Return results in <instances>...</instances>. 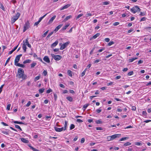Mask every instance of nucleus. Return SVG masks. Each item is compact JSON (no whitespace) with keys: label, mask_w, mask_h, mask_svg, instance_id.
I'll use <instances>...</instances> for the list:
<instances>
[{"label":"nucleus","mask_w":151,"mask_h":151,"mask_svg":"<svg viewBox=\"0 0 151 151\" xmlns=\"http://www.w3.org/2000/svg\"><path fill=\"white\" fill-rule=\"evenodd\" d=\"M53 31L51 32L50 33L47 37V38H49L53 34Z\"/></svg>","instance_id":"nucleus-43"},{"label":"nucleus","mask_w":151,"mask_h":151,"mask_svg":"<svg viewBox=\"0 0 151 151\" xmlns=\"http://www.w3.org/2000/svg\"><path fill=\"white\" fill-rule=\"evenodd\" d=\"M119 22H115L113 24V25L114 26H117V25H119Z\"/></svg>","instance_id":"nucleus-60"},{"label":"nucleus","mask_w":151,"mask_h":151,"mask_svg":"<svg viewBox=\"0 0 151 151\" xmlns=\"http://www.w3.org/2000/svg\"><path fill=\"white\" fill-rule=\"evenodd\" d=\"M92 14L91 13H88L86 15V17H88L89 16H92Z\"/></svg>","instance_id":"nucleus-63"},{"label":"nucleus","mask_w":151,"mask_h":151,"mask_svg":"<svg viewBox=\"0 0 151 151\" xmlns=\"http://www.w3.org/2000/svg\"><path fill=\"white\" fill-rule=\"evenodd\" d=\"M130 10L131 12L134 14L137 12H140L141 9L138 6H136L131 8Z\"/></svg>","instance_id":"nucleus-2"},{"label":"nucleus","mask_w":151,"mask_h":151,"mask_svg":"<svg viewBox=\"0 0 151 151\" xmlns=\"http://www.w3.org/2000/svg\"><path fill=\"white\" fill-rule=\"evenodd\" d=\"M31 60H27L25 61H24L23 63L24 64H26L27 63H29L30 62Z\"/></svg>","instance_id":"nucleus-27"},{"label":"nucleus","mask_w":151,"mask_h":151,"mask_svg":"<svg viewBox=\"0 0 151 151\" xmlns=\"http://www.w3.org/2000/svg\"><path fill=\"white\" fill-rule=\"evenodd\" d=\"M131 144V143L129 142H127L126 143H125L124 144V145L125 146H129Z\"/></svg>","instance_id":"nucleus-29"},{"label":"nucleus","mask_w":151,"mask_h":151,"mask_svg":"<svg viewBox=\"0 0 151 151\" xmlns=\"http://www.w3.org/2000/svg\"><path fill=\"white\" fill-rule=\"evenodd\" d=\"M48 31H49V30H48L46 32H45V33H44V34L42 35V37H45L46 36V35H47V33H48Z\"/></svg>","instance_id":"nucleus-45"},{"label":"nucleus","mask_w":151,"mask_h":151,"mask_svg":"<svg viewBox=\"0 0 151 151\" xmlns=\"http://www.w3.org/2000/svg\"><path fill=\"white\" fill-rule=\"evenodd\" d=\"M66 99L68 100L70 102H71L73 101V99L72 97L70 96H68L66 98Z\"/></svg>","instance_id":"nucleus-21"},{"label":"nucleus","mask_w":151,"mask_h":151,"mask_svg":"<svg viewBox=\"0 0 151 151\" xmlns=\"http://www.w3.org/2000/svg\"><path fill=\"white\" fill-rule=\"evenodd\" d=\"M89 105V104H85L83 106V110H85L86 109V108H87V107Z\"/></svg>","instance_id":"nucleus-24"},{"label":"nucleus","mask_w":151,"mask_h":151,"mask_svg":"<svg viewBox=\"0 0 151 151\" xmlns=\"http://www.w3.org/2000/svg\"><path fill=\"white\" fill-rule=\"evenodd\" d=\"M128 139V137H126L122 138L119 140V141H122L125 140L127 139Z\"/></svg>","instance_id":"nucleus-26"},{"label":"nucleus","mask_w":151,"mask_h":151,"mask_svg":"<svg viewBox=\"0 0 151 151\" xmlns=\"http://www.w3.org/2000/svg\"><path fill=\"white\" fill-rule=\"evenodd\" d=\"M17 76L18 78H22L23 80L26 79L27 78V76L24 74V70L21 68L18 69Z\"/></svg>","instance_id":"nucleus-1"},{"label":"nucleus","mask_w":151,"mask_h":151,"mask_svg":"<svg viewBox=\"0 0 151 151\" xmlns=\"http://www.w3.org/2000/svg\"><path fill=\"white\" fill-rule=\"evenodd\" d=\"M105 41L106 42H109V41L110 39L109 38H106L105 39Z\"/></svg>","instance_id":"nucleus-64"},{"label":"nucleus","mask_w":151,"mask_h":151,"mask_svg":"<svg viewBox=\"0 0 151 151\" xmlns=\"http://www.w3.org/2000/svg\"><path fill=\"white\" fill-rule=\"evenodd\" d=\"M109 4V1H105L104 2H102V3L101 4L104 5H107Z\"/></svg>","instance_id":"nucleus-32"},{"label":"nucleus","mask_w":151,"mask_h":151,"mask_svg":"<svg viewBox=\"0 0 151 151\" xmlns=\"http://www.w3.org/2000/svg\"><path fill=\"white\" fill-rule=\"evenodd\" d=\"M15 127L16 128L19 129L20 131L22 130V129L19 126V125H17V124H15Z\"/></svg>","instance_id":"nucleus-33"},{"label":"nucleus","mask_w":151,"mask_h":151,"mask_svg":"<svg viewBox=\"0 0 151 151\" xmlns=\"http://www.w3.org/2000/svg\"><path fill=\"white\" fill-rule=\"evenodd\" d=\"M10 58H11V57H10L8 58V59H7V60H6V61L5 63V66L8 63V62H9V61L10 60Z\"/></svg>","instance_id":"nucleus-46"},{"label":"nucleus","mask_w":151,"mask_h":151,"mask_svg":"<svg viewBox=\"0 0 151 151\" xmlns=\"http://www.w3.org/2000/svg\"><path fill=\"white\" fill-rule=\"evenodd\" d=\"M36 65L37 63H33L31 64V68H33Z\"/></svg>","instance_id":"nucleus-36"},{"label":"nucleus","mask_w":151,"mask_h":151,"mask_svg":"<svg viewBox=\"0 0 151 151\" xmlns=\"http://www.w3.org/2000/svg\"><path fill=\"white\" fill-rule=\"evenodd\" d=\"M29 23L28 21H27L25 22L24 26V29L23 31L24 32H25L27 29H28L30 27Z\"/></svg>","instance_id":"nucleus-5"},{"label":"nucleus","mask_w":151,"mask_h":151,"mask_svg":"<svg viewBox=\"0 0 151 151\" xmlns=\"http://www.w3.org/2000/svg\"><path fill=\"white\" fill-rule=\"evenodd\" d=\"M72 17V16L71 15H69L66 17L64 19V20L65 21H66L71 18Z\"/></svg>","instance_id":"nucleus-22"},{"label":"nucleus","mask_w":151,"mask_h":151,"mask_svg":"<svg viewBox=\"0 0 151 151\" xmlns=\"http://www.w3.org/2000/svg\"><path fill=\"white\" fill-rule=\"evenodd\" d=\"M147 112L146 111H142V114L144 116H146L147 115Z\"/></svg>","instance_id":"nucleus-49"},{"label":"nucleus","mask_w":151,"mask_h":151,"mask_svg":"<svg viewBox=\"0 0 151 151\" xmlns=\"http://www.w3.org/2000/svg\"><path fill=\"white\" fill-rule=\"evenodd\" d=\"M87 70V68H86L85 70L83 71V72L81 73V76H84L86 72V70Z\"/></svg>","instance_id":"nucleus-28"},{"label":"nucleus","mask_w":151,"mask_h":151,"mask_svg":"<svg viewBox=\"0 0 151 151\" xmlns=\"http://www.w3.org/2000/svg\"><path fill=\"white\" fill-rule=\"evenodd\" d=\"M16 65V66H19V67H21L23 68H24L25 67V66H24V65L23 64H21L18 63H17L16 65Z\"/></svg>","instance_id":"nucleus-20"},{"label":"nucleus","mask_w":151,"mask_h":151,"mask_svg":"<svg viewBox=\"0 0 151 151\" xmlns=\"http://www.w3.org/2000/svg\"><path fill=\"white\" fill-rule=\"evenodd\" d=\"M101 111V110L100 109V108L98 109H97L96 110V111L97 113H100Z\"/></svg>","instance_id":"nucleus-58"},{"label":"nucleus","mask_w":151,"mask_h":151,"mask_svg":"<svg viewBox=\"0 0 151 151\" xmlns=\"http://www.w3.org/2000/svg\"><path fill=\"white\" fill-rule=\"evenodd\" d=\"M145 13L143 12H140V14H139V15H140V16H143L145 15Z\"/></svg>","instance_id":"nucleus-62"},{"label":"nucleus","mask_w":151,"mask_h":151,"mask_svg":"<svg viewBox=\"0 0 151 151\" xmlns=\"http://www.w3.org/2000/svg\"><path fill=\"white\" fill-rule=\"evenodd\" d=\"M20 15V14L18 12L16 15L14 16L12 19L11 21L12 24L14 23L19 17Z\"/></svg>","instance_id":"nucleus-3"},{"label":"nucleus","mask_w":151,"mask_h":151,"mask_svg":"<svg viewBox=\"0 0 151 151\" xmlns=\"http://www.w3.org/2000/svg\"><path fill=\"white\" fill-rule=\"evenodd\" d=\"M71 6V4H68L63 6L61 9L60 10H62L64 9H67L68 8V7L70 6Z\"/></svg>","instance_id":"nucleus-13"},{"label":"nucleus","mask_w":151,"mask_h":151,"mask_svg":"<svg viewBox=\"0 0 151 151\" xmlns=\"http://www.w3.org/2000/svg\"><path fill=\"white\" fill-rule=\"evenodd\" d=\"M75 128V125L73 124H72L70 125V129L72 130Z\"/></svg>","instance_id":"nucleus-39"},{"label":"nucleus","mask_w":151,"mask_h":151,"mask_svg":"<svg viewBox=\"0 0 151 151\" xmlns=\"http://www.w3.org/2000/svg\"><path fill=\"white\" fill-rule=\"evenodd\" d=\"M69 24H68L66 25L65 26L63 27L62 28V29L63 30H65L69 26Z\"/></svg>","instance_id":"nucleus-47"},{"label":"nucleus","mask_w":151,"mask_h":151,"mask_svg":"<svg viewBox=\"0 0 151 151\" xmlns=\"http://www.w3.org/2000/svg\"><path fill=\"white\" fill-rule=\"evenodd\" d=\"M135 144L136 145L139 146V145H142V144L141 142H136L135 143Z\"/></svg>","instance_id":"nucleus-42"},{"label":"nucleus","mask_w":151,"mask_h":151,"mask_svg":"<svg viewBox=\"0 0 151 151\" xmlns=\"http://www.w3.org/2000/svg\"><path fill=\"white\" fill-rule=\"evenodd\" d=\"M14 123L15 124H23L24 123L21 122H19L17 121H14Z\"/></svg>","instance_id":"nucleus-35"},{"label":"nucleus","mask_w":151,"mask_h":151,"mask_svg":"<svg viewBox=\"0 0 151 151\" xmlns=\"http://www.w3.org/2000/svg\"><path fill=\"white\" fill-rule=\"evenodd\" d=\"M52 90L50 89L49 88V89L47 91V93H50L52 91Z\"/></svg>","instance_id":"nucleus-55"},{"label":"nucleus","mask_w":151,"mask_h":151,"mask_svg":"<svg viewBox=\"0 0 151 151\" xmlns=\"http://www.w3.org/2000/svg\"><path fill=\"white\" fill-rule=\"evenodd\" d=\"M133 73V71H131L128 73L127 75L129 76H130L132 75Z\"/></svg>","instance_id":"nucleus-44"},{"label":"nucleus","mask_w":151,"mask_h":151,"mask_svg":"<svg viewBox=\"0 0 151 151\" xmlns=\"http://www.w3.org/2000/svg\"><path fill=\"white\" fill-rule=\"evenodd\" d=\"M114 43V42L113 41H111L108 44V46H110Z\"/></svg>","instance_id":"nucleus-41"},{"label":"nucleus","mask_w":151,"mask_h":151,"mask_svg":"<svg viewBox=\"0 0 151 151\" xmlns=\"http://www.w3.org/2000/svg\"><path fill=\"white\" fill-rule=\"evenodd\" d=\"M68 122L67 121H65V126L64 127V130H65L66 129V127L67 126Z\"/></svg>","instance_id":"nucleus-31"},{"label":"nucleus","mask_w":151,"mask_h":151,"mask_svg":"<svg viewBox=\"0 0 151 151\" xmlns=\"http://www.w3.org/2000/svg\"><path fill=\"white\" fill-rule=\"evenodd\" d=\"M11 105L10 104H8V105H7L6 109L7 110H10Z\"/></svg>","instance_id":"nucleus-40"},{"label":"nucleus","mask_w":151,"mask_h":151,"mask_svg":"<svg viewBox=\"0 0 151 151\" xmlns=\"http://www.w3.org/2000/svg\"><path fill=\"white\" fill-rule=\"evenodd\" d=\"M1 133L6 134V135H9L8 133L7 132L2 131L1 132Z\"/></svg>","instance_id":"nucleus-52"},{"label":"nucleus","mask_w":151,"mask_h":151,"mask_svg":"<svg viewBox=\"0 0 151 151\" xmlns=\"http://www.w3.org/2000/svg\"><path fill=\"white\" fill-rule=\"evenodd\" d=\"M44 91L45 89L43 88L40 89L39 90V92L40 93H42Z\"/></svg>","instance_id":"nucleus-34"},{"label":"nucleus","mask_w":151,"mask_h":151,"mask_svg":"<svg viewBox=\"0 0 151 151\" xmlns=\"http://www.w3.org/2000/svg\"><path fill=\"white\" fill-rule=\"evenodd\" d=\"M58 40H56L54 43H53L51 45V47H55L58 44Z\"/></svg>","instance_id":"nucleus-18"},{"label":"nucleus","mask_w":151,"mask_h":151,"mask_svg":"<svg viewBox=\"0 0 151 151\" xmlns=\"http://www.w3.org/2000/svg\"><path fill=\"white\" fill-rule=\"evenodd\" d=\"M17 48H14L13 50L11 51H10L9 52L8 54L10 55L12 54L15 50H16Z\"/></svg>","instance_id":"nucleus-30"},{"label":"nucleus","mask_w":151,"mask_h":151,"mask_svg":"<svg viewBox=\"0 0 151 151\" xmlns=\"http://www.w3.org/2000/svg\"><path fill=\"white\" fill-rule=\"evenodd\" d=\"M83 15V14H81L78 15L76 17V19H78L81 17Z\"/></svg>","instance_id":"nucleus-51"},{"label":"nucleus","mask_w":151,"mask_h":151,"mask_svg":"<svg viewBox=\"0 0 151 151\" xmlns=\"http://www.w3.org/2000/svg\"><path fill=\"white\" fill-rule=\"evenodd\" d=\"M28 146L29 147H30V148L32 149L33 151H39V150L36 149L35 148H34L32 146L30 145V144H29L28 145Z\"/></svg>","instance_id":"nucleus-17"},{"label":"nucleus","mask_w":151,"mask_h":151,"mask_svg":"<svg viewBox=\"0 0 151 151\" xmlns=\"http://www.w3.org/2000/svg\"><path fill=\"white\" fill-rule=\"evenodd\" d=\"M21 141L23 142L27 143L29 142V141L26 139L24 138H22L21 139Z\"/></svg>","instance_id":"nucleus-16"},{"label":"nucleus","mask_w":151,"mask_h":151,"mask_svg":"<svg viewBox=\"0 0 151 151\" xmlns=\"http://www.w3.org/2000/svg\"><path fill=\"white\" fill-rule=\"evenodd\" d=\"M31 104V102L30 101H28V103L26 105V106L27 107H28Z\"/></svg>","instance_id":"nucleus-53"},{"label":"nucleus","mask_w":151,"mask_h":151,"mask_svg":"<svg viewBox=\"0 0 151 151\" xmlns=\"http://www.w3.org/2000/svg\"><path fill=\"white\" fill-rule=\"evenodd\" d=\"M137 59V58H136V57L132 59H129L128 60V61L129 63H131V62H133L134 60H135Z\"/></svg>","instance_id":"nucleus-19"},{"label":"nucleus","mask_w":151,"mask_h":151,"mask_svg":"<svg viewBox=\"0 0 151 151\" xmlns=\"http://www.w3.org/2000/svg\"><path fill=\"white\" fill-rule=\"evenodd\" d=\"M48 13H47L46 14H45V15H44V16H43L42 17H40L39 19V20L38 21V22H40L46 16V15Z\"/></svg>","instance_id":"nucleus-25"},{"label":"nucleus","mask_w":151,"mask_h":151,"mask_svg":"<svg viewBox=\"0 0 151 151\" xmlns=\"http://www.w3.org/2000/svg\"><path fill=\"white\" fill-rule=\"evenodd\" d=\"M52 57L56 60L58 61L62 58V56L58 55H55L54 54H51Z\"/></svg>","instance_id":"nucleus-4"},{"label":"nucleus","mask_w":151,"mask_h":151,"mask_svg":"<svg viewBox=\"0 0 151 151\" xmlns=\"http://www.w3.org/2000/svg\"><path fill=\"white\" fill-rule=\"evenodd\" d=\"M62 26L63 24H60L58 25L55 28V29L54 30V31H55V32H56L62 27Z\"/></svg>","instance_id":"nucleus-14"},{"label":"nucleus","mask_w":151,"mask_h":151,"mask_svg":"<svg viewBox=\"0 0 151 151\" xmlns=\"http://www.w3.org/2000/svg\"><path fill=\"white\" fill-rule=\"evenodd\" d=\"M56 17V16L54 15L53 16V17H52V18H51L50 19V20H49V21L48 22L47 24H50L52 23V22L53 20L55 19Z\"/></svg>","instance_id":"nucleus-11"},{"label":"nucleus","mask_w":151,"mask_h":151,"mask_svg":"<svg viewBox=\"0 0 151 151\" xmlns=\"http://www.w3.org/2000/svg\"><path fill=\"white\" fill-rule=\"evenodd\" d=\"M55 130L57 132H60L64 130V127H62L61 128H59L56 127H54Z\"/></svg>","instance_id":"nucleus-10"},{"label":"nucleus","mask_w":151,"mask_h":151,"mask_svg":"<svg viewBox=\"0 0 151 151\" xmlns=\"http://www.w3.org/2000/svg\"><path fill=\"white\" fill-rule=\"evenodd\" d=\"M70 43V42L68 41L63 44L61 43H60L59 45L61 46L60 47H66Z\"/></svg>","instance_id":"nucleus-9"},{"label":"nucleus","mask_w":151,"mask_h":151,"mask_svg":"<svg viewBox=\"0 0 151 151\" xmlns=\"http://www.w3.org/2000/svg\"><path fill=\"white\" fill-rule=\"evenodd\" d=\"M146 18L145 17H143V18H142L140 20V22L142 21H145L146 20Z\"/></svg>","instance_id":"nucleus-56"},{"label":"nucleus","mask_w":151,"mask_h":151,"mask_svg":"<svg viewBox=\"0 0 151 151\" xmlns=\"http://www.w3.org/2000/svg\"><path fill=\"white\" fill-rule=\"evenodd\" d=\"M96 122L97 124H99L102 123V122L100 120H96Z\"/></svg>","instance_id":"nucleus-48"},{"label":"nucleus","mask_w":151,"mask_h":151,"mask_svg":"<svg viewBox=\"0 0 151 151\" xmlns=\"http://www.w3.org/2000/svg\"><path fill=\"white\" fill-rule=\"evenodd\" d=\"M107 139L108 140V141L112 140L111 136H108L107 137Z\"/></svg>","instance_id":"nucleus-50"},{"label":"nucleus","mask_w":151,"mask_h":151,"mask_svg":"<svg viewBox=\"0 0 151 151\" xmlns=\"http://www.w3.org/2000/svg\"><path fill=\"white\" fill-rule=\"evenodd\" d=\"M43 60L48 63H49L50 62V59L47 56H45L43 58Z\"/></svg>","instance_id":"nucleus-12"},{"label":"nucleus","mask_w":151,"mask_h":151,"mask_svg":"<svg viewBox=\"0 0 151 151\" xmlns=\"http://www.w3.org/2000/svg\"><path fill=\"white\" fill-rule=\"evenodd\" d=\"M136 108L135 106H133L132 107V111H135L136 110Z\"/></svg>","instance_id":"nucleus-59"},{"label":"nucleus","mask_w":151,"mask_h":151,"mask_svg":"<svg viewBox=\"0 0 151 151\" xmlns=\"http://www.w3.org/2000/svg\"><path fill=\"white\" fill-rule=\"evenodd\" d=\"M23 42V44L22 45V47H26L27 45L29 47H31V45L29 44L27 39H26L25 41H24Z\"/></svg>","instance_id":"nucleus-6"},{"label":"nucleus","mask_w":151,"mask_h":151,"mask_svg":"<svg viewBox=\"0 0 151 151\" xmlns=\"http://www.w3.org/2000/svg\"><path fill=\"white\" fill-rule=\"evenodd\" d=\"M100 35V33H97L96 35H94V36H93L92 37H91L90 38V40L92 39H96V38L98 37Z\"/></svg>","instance_id":"nucleus-15"},{"label":"nucleus","mask_w":151,"mask_h":151,"mask_svg":"<svg viewBox=\"0 0 151 151\" xmlns=\"http://www.w3.org/2000/svg\"><path fill=\"white\" fill-rule=\"evenodd\" d=\"M85 141V139L84 138H83L81 139V143H83Z\"/></svg>","instance_id":"nucleus-54"},{"label":"nucleus","mask_w":151,"mask_h":151,"mask_svg":"<svg viewBox=\"0 0 151 151\" xmlns=\"http://www.w3.org/2000/svg\"><path fill=\"white\" fill-rule=\"evenodd\" d=\"M22 55V54H20L19 55H17L15 59L14 60V65H16L17 63H18V62L19 61L20 58Z\"/></svg>","instance_id":"nucleus-7"},{"label":"nucleus","mask_w":151,"mask_h":151,"mask_svg":"<svg viewBox=\"0 0 151 151\" xmlns=\"http://www.w3.org/2000/svg\"><path fill=\"white\" fill-rule=\"evenodd\" d=\"M76 121L78 122L81 123L83 122V121L80 119H77Z\"/></svg>","instance_id":"nucleus-57"},{"label":"nucleus","mask_w":151,"mask_h":151,"mask_svg":"<svg viewBox=\"0 0 151 151\" xmlns=\"http://www.w3.org/2000/svg\"><path fill=\"white\" fill-rule=\"evenodd\" d=\"M40 78V76H36L34 80L35 81H37Z\"/></svg>","instance_id":"nucleus-37"},{"label":"nucleus","mask_w":151,"mask_h":151,"mask_svg":"<svg viewBox=\"0 0 151 151\" xmlns=\"http://www.w3.org/2000/svg\"><path fill=\"white\" fill-rule=\"evenodd\" d=\"M43 73L45 76H46V75L47 74V72L46 71L44 70L43 72Z\"/></svg>","instance_id":"nucleus-61"},{"label":"nucleus","mask_w":151,"mask_h":151,"mask_svg":"<svg viewBox=\"0 0 151 151\" xmlns=\"http://www.w3.org/2000/svg\"><path fill=\"white\" fill-rule=\"evenodd\" d=\"M0 8L1 9H2L3 11L5 10V8H4L3 5L1 4H0Z\"/></svg>","instance_id":"nucleus-38"},{"label":"nucleus","mask_w":151,"mask_h":151,"mask_svg":"<svg viewBox=\"0 0 151 151\" xmlns=\"http://www.w3.org/2000/svg\"><path fill=\"white\" fill-rule=\"evenodd\" d=\"M68 74L69 76H71V77L72 76V72L71 71V70H68Z\"/></svg>","instance_id":"nucleus-23"},{"label":"nucleus","mask_w":151,"mask_h":151,"mask_svg":"<svg viewBox=\"0 0 151 151\" xmlns=\"http://www.w3.org/2000/svg\"><path fill=\"white\" fill-rule=\"evenodd\" d=\"M121 136V135L120 134H115L114 135H113L111 136V139L112 140H113L114 139L118 138V137H119Z\"/></svg>","instance_id":"nucleus-8"}]
</instances>
